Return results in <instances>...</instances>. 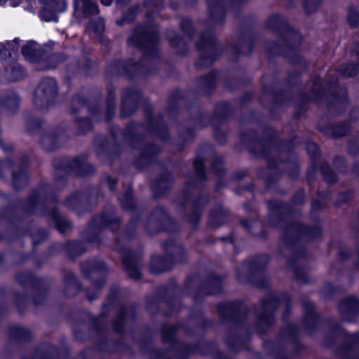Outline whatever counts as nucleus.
<instances>
[{
  "label": "nucleus",
  "instance_id": "obj_1",
  "mask_svg": "<svg viewBox=\"0 0 359 359\" xmlns=\"http://www.w3.org/2000/svg\"><path fill=\"white\" fill-rule=\"evenodd\" d=\"M57 93V84L53 79H46L39 85L36 95L45 99L54 97Z\"/></svg>",
  "mask_w": 359,
  "mask_h": 359
},
{
  "label": "nucleus",
  "instance_id": "obj_2",
  "mask_svg": "<svg viewBox=\"0 0 359 359\" xmlns=\"http://www.w3.org/2000/svg\"><path fill=\"white\" fill-rule=\"evenodd\" d=\"M36 44L34 41H29L23 46L22 52L23 55L28 60H32V57L35 55L36 51Z\"/></svg>",
  "mask_w": 359,
  "mask_h": 359
},
{
  "label": "nucleus",
  "instance_id": "obj_3",
  "mask_svg": "<svg viewBox=\"0 0 359 359\" xmlns=\"http://www.w3.org/2000/svg\"><path fill=\"white\" fill-rule=\"evenodd\" d=\"M80 1V0H78ZM82 1L85 11L87 13L97 14L98 13L97 6L90 0H81Z\"/></svg>",
  "mask_w": 359,
  "mask_h": 359
},
{
  "label": "nucleus",
  "instance_id": "obj_4",
  "mask_svg": "<svg viewBox=\"0 0 359 359\" xmlns=\"http://www.w3.org/2000/svg\"><path fill=\"white\" fill-rule=\"evenodd\" d=\"M13 49L14 48L10 42H8L6 44L0 43V55L3 54L4 52Z\"/></svg>",
  "mask_w": 359,
  "mask_h": 359
},
{
  "label": "nucleus",
  "instance_id": "obj_5",
  "mask_svg": "<svg viewBox=\"0 0 359 359\" xmlns=\"http://www.w3.org/2000/svg\"><path fill=\"white\" fill-rule=\"evenodd\" d=\"M88 31H93L94 30L95 32H100L103 30V25L102 22H100L97 27H94L93 25H90L88 27Z\"/></svg>",
  "mask_w": 359,
  "mask_h": 359
},
{
  "label": "nucleus",
  "instance_id": "obj_6",
  "mask_svg": "<svg viewBox=\"0 0 359 359\" xmlns=\"http://www.w3.org/2000/svg\"><path fill=\"white\" fill-rule=\"evenodd\" d=\"M20 4V0H11L10 1V6L13 7H16Z\"/></svg>",
  "mask_w": 359,
  "mask_h": 359
},
{
  "label": "nucleus",
  "instance_id": "obj_7",
  "mask_svg": "<svg viewBox=\"0 0 359 359\" xmlns=\"http://www.w3.org/2000/svg\"><path fill=\"white\" fill-rule=\"evenodd\" d=\"M341 74H343L346 76H351L355 74V72H353V71H351V72H348V71H344V70H341Z\"/></svg>",
  "mask_w": 359,
  "mask_h": 359
},
{
  "label": "nucleus",
  "instance_id": "obj_8",
  "mask_svg": "<svg viewBox=\"0 0 359 359\" xmlns=\"http://www.w3.org/2000/svg\"><path fill=\"white\" fill-rule=\"evenodd\" d=\"M101 3L104 6H109L111 3V0H101Z\"/></svg>",
  "mask_w": 359,
  "mask_h": 359
},
{
  "label": "nucleus",
  "instance_id": "obj_9",
  "mask_svg": "<svg viewBox=\"0 0 359 359\" xmlns=\"http://www.w3.org/2000/svg\"><path fill=\"white\" fill-rule=\"evenodd\" d=\"M8 0H0V6L4 4Z\"/></svg>",
  "mask_w": 359,
  "mask_h": 359
}]
</instances>
